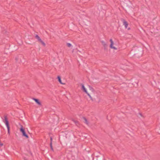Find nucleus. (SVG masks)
<instances>
[{"mask_svg":"<svg viewBox=\"0 0 160 160\" xmlns=\"http://www.w3.org/2000/svg\"><path fill=\"white\" fill-rule=\"evenodd\" d=\"M81 86H82V89L83 90V92H85L86 93H87V91L86 89L85 88L84 85L83 84H81Z\"/></svg>","mask_w":160,"mask_h":160,"instance_id":"0eeeda50","label":"nucleus"},{"mask_svg":"<svg viewBox=\"0 0 160 160\" xmlns=\"http://www.w3.org/2000/svg\"><path fill=\"white\" fill-rule=\"evenodd\" d=\"M89 89L91 90L92 92H93L94 91V89L91 86H89Z\"/></svg>","mask_w":160,"mask_h":160,"instance_id":"f8f14e48","label":"nucleus"},{"mask_svg":"<svg viewBox=\"0 0 160 160\" xmlns=\"http://www.w3.org/2000/svg\"><path fill=\"white\" fill-rule=\"evenodd\" d=\"M103 46L104 47V49L105 50L107 49L108 47V45L106 44L104 45Z\"/></svg>","mask_w":160,"mask_h":160,"instance_id":"ddd939ff","label":"nucleus"},{"mask_svg":"<svg viewBox=\"0 0 160 160\" xmlns=\"http://www.w3.org/2000/svg\"><path fill=\"white\" fill-rule=\"evenodd\" d=\"M15 60H16V61H18V58H15Z\"/></svg>","mask_w":160,"mask_h":160,"instance_id":"6ab92c4d","label":"nucleus"},{"mask_svg":"<svg viewBox=\"0 0 160 160\" xmlns=\"http://www.w3.org/2000/svg\"><path fill=\"white\" fill-rule=\"evenodd\" d=\"M139 114L141 116H142V115L141 113H139Z\"/></svg>","mask_w":160,"mask_h":160,"instance_id":"aec40b11","label":"nucleus"},{"mask_svg":"<svg viewBox=\"0 0 160 160\" xmlns=\"http://www.w3.org/2000/svg\"><path fill=\"white\" fill-rule=\"evenodd\" d=\"M4 119L3 120V122L5 124L8 129V133L9 134H10V127L9 125V122L8 120V119L7 118V116H4Z\"/></svg>","mask_w":160,"mask_h":160,"instance_id":"f257e3e1","label":"nucleus"},{"mask_svg":"<svg viewBox=\"0 0 160 160\" xmlns=\"http://www.w3.org/2000/svg\"><path fill=\"white\" fill-rule=\"evenodd\" d=\"M3 145V144L2 143V142H0V146H2Z\"/></svg>","mask_w":160,"mask_h":160,"instance_id":"a211bd4d","label":"nucleus"},{"mask_svg":"<svg viewBox=\"0 0 160 160\" xmlns=\"http://www.w3.org/2000/svg\"><path fill=\"white\" fill-rule=\"evenodd\" d=\"M50 148H51V149L52 150V151H53V148H52V144L50 143Z\"/></svg>","mask_w":160,"mask_h":160,"instance_id":"2eb2a0df","label":"nucleus"},{"mask_svg":"<svg viewBox=\"0 0 160 160\" xmlns=\"http://www.w3.org/2000/svg\"><path fill=\"white\" fill-rule=\"evenodd\" d=\"M52 138L51 137H50V143L52 144Z\"/></svg>","mask_w":160,"mask_h":160,"instance_id":"f3484780","label":"nucleus"},{"mask_svg":"<svg viewBox=\"0 0 160 160\" xmlns=\"http://www.w3.org/2000/svg\"><path fill=\"white\" fill-rule=\"evenodd\" d=\"M20 130L22 133V136H23L25 137L26 138H29L28 136L26 133L25 129L23 128L22 126H21Z\"/></svg>","mask_w":160,"mask_h":160,"instance_id":"f03ea898","label":"nucleus"},{"mask_svg":"<svg viewBox=\"0 0 160 160\" xmlns=\"http://www.w3.org/2000/svg\"><path fill=\"white\" fill-rule=\"evenodd\" d=\"M57 78L58 79V82H59V83H61V84H65V83H63L62 82V81L61 80V77L60 76H58Z\"/></svg>","mask_w":160,"mask_h":160,"instance_id":"9d476101","label":"nucleus"},{"mask_svg":"<svg viewBox=\"0 0 160 160\" xmlns=\"http://www.w3.org/2000/svg\"><path fill=\"white\" fill-rule=\"evenodd\" d=\"M67 45L68 47H70L72 46L71 44L69 43H67Z\"/></svg>","mask_w":160,"mask_h":160,"instance_id":"4468645a","label":"nucleus"},{"mask_svg":"<svg viewBox=\"0 0 160 160\" xmlns=\"http://www.w3.org/2000/svg\"><path fill=\"white\" fill-rule=\"evenodd\" d=\"M35 38L36 39H37L38 41L41 42L44 46H45V43L41 40V39L40 38V37L38 35H36Z\"/></svg>","mask_w":160,"mask_h":160,"instance_id":"7ed1b4c3","label":"nucleus"},{"mask_svg":"<svg viewBox=\"0 0 160 160\" xmlns=\"http://www.w3.org/2000/svg\"><path fill=\"white\" fill-rule=\"evenodd\" d=\"M82 118L83 119L84 121V122L86 124L88 125V124H89V122L88 121L87 118L85 117H82Z\"/></svg>","mask_w":160,"mask_h":160,"instance_id":"1a4fd4ad","label":"nucleus"},{"mask_svg":"<svg viewBox=\"0 0 160 160\" xmlns=\"http://www.w3.org/2000/svg\"><path fill=\"white\" fill-rule=\"evenodd\" d=\"M24 160H28L27 159L25 158Z\"/></svg>","mask_w":160,"mask_h":160,"instance_id":"412c9836","label":"nucleus"},{"mask_svg":"<svg viewBox=\"0 0 160 160\" xmlns=\"http://www.w3.org/2000/svg\"><path fill=\"white\" fill-rule=\"evenodd\" d=\"M72 121H73L76 124V125L78 126L80 124H79V122L77 120H75L73 119H72Z\"/></svg>","mask_w":160,"mask_h":160,"instance_id":"6e6552de","label":"nucleus"},{"mask_svg":"<svg viewBox=\"0 0 160 160\" xmlns=\"http://www.w3.org/2000/svg\"><path fill=\"white\" fill-rule=\"evenodd\" d=\"M101 43H102V44L103 45V46L105 44H106V43L105 42L103 41H101Z\"/></svg>","mask_w":160,"mask_h":160,"instance_id":"dca6fc26","label":"nucleus"},{"mask_svg":"<svg viewBox=\"0 0 160 160\" xmlns=\"http://www.w3.org/2000/svg\"><path fill=\"white\" fill-rule=\"evenodd\" d=\"M121 21L122 22L123 25H124L126 28H127L128 26V23L124 19L122 18L121 19Z\"/></svg>","mask_w":160,"mask_h":160,"instance_id":"20e7f679","label":"nucleus"},{"mask_svg":"<svg viewBox=\"0 0 160 160\" xmlns=\"http://www.w3.org/2000/svg\"><path fill=\"white\" fill-rule=\"evenodd\" d=\"M33 99L34 100L35 102L37 103L38 105L41 106L42 105L41 102L39 101V99H38L33 98Z\"/></svg>","mask_w":160,"mask_h":160,"instance_id":"423d86ee","label":"nucleus"},{"mask_svg":"<svg viewBox=\"0 0 160 160\" xmlns=\"http://www.w3.org/2000/svg\"><path fill=\"white\" fill-rule=\"evenodd\" d=\"M110 41L111 42V44L110 45V48H113V49H115V50H117V48H115V47H113L112 46L113 44V41H112V39H111L110 40Z\"/></svg>","mask_w":160,"mask_h":160,"instance_id":"39448f33","label":"nucleus"},{"mask_svg":"<svg viewBox=\"0 0 160 160\" xmlns=\"http://www.w3.org/2000/svg\"><path fill=\"white\" fill-rule=\"evenodd\" d=\"M86 93L88 95L89 97L90 98L91 100L92 101H93L92 98V97L91 96V95H90V94L87 92V93Z\"/></svg>","mask_w":160,"mask_h":160,"instance_id":"9b49d317","label":"nucleus"}]
</instances>
